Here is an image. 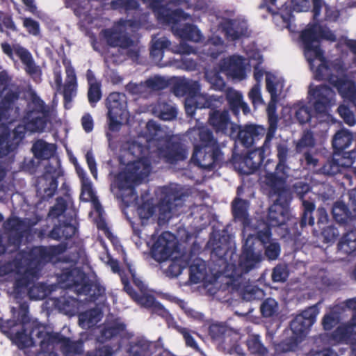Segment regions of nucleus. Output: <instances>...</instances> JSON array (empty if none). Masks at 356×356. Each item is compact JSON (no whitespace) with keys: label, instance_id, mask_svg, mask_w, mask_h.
Segmentation results:
<instances>
[{"label":"nucleus","instance_id":"nucleus-56","mask_svg":"<svg viewBox=\"0 0 356 356\" xmlns=\"http://www.w3.org/2000/svg\"><path fill=\"white\" fill-rule=\"evenodd\" d=\"M277 310L278 304L275 300L271 298L265 299L260 306L261 314L265 318L273 316Z\"/></svg>","mask_w":356,"mask_h":356},{"label":"nucleus","instance_id":"nucleus-39","mask_svg":"<svg viewBox=\"0 0 356 356\" xmlns=\"http://www.w3.org/2000/svg\"><path fill=\"white\" fill-rule=\"evenodd\" d=\"M267 113L268 117L269 127L266 133V137L264 145L260 147L264 152L269 149L270 143L274 138L277 130V116L276 115V108H273V104L267 107Z\"/></svg>","mask_w":356,"mask_h":356},{"label":"nucleus","instance_id":"nucleus-21","mask_svg":"<svg viewBox=\"0 0 356 356\" xmlns=\"http://www.w3.org/2000/svg\"><path fill=\"white\" fill-rule=\"evenodd\" d=\"M266 132V129L258 124H249L243 127L237 125V131L233 138H238L244 146L249 147L260 140Z\"/></svg>","mask_w":356,"mask_h":356},{"label":"nucleus","instance_id":"nucleus-16","mask_svg":"<svg viewBox=\"0 0 356 356\" xmlns=\"http://www.w3.org/2000/svg\"><path fill=\"white\" fill-rule=\"evenodd\" d=\"M318 312L317 306L314 305L302 311L291 321L290 327L294 337L302 338L307 334L315 323Z\"/></svg>","mask_w":356,"mask_h":356},{"label":"nucleus","instance_id":"nucleus-62","mask_svg":"<svg viewBox=\"0 0 356 356\" xmlns=\"http://www.w3.org/2000/svg\"><path fill=\"white\" fill-rule=\"evenodd\" d=\"M280 254V246L276 242H270L265 245V254L268 260H275Z\"/></svg>","mask_w":356,"mask_h":356},{"label":"nucleus","instance_id":"nucleus-12","mask_svg":"<svg viewBox=\"0 0 356 356\" xmlns=\"http://www.w3.org/2000/svg\"><path fill=\"white\" fill-rule=\"evenodd\" d=\"M138 26L137 22L130 20L120 21L111 30L105 31L107 42L113 47H119L122 49L130 48L129 53L136 54L134 42L127 38V35L135 31Z\"/></svg>","mask_w":356,"mask_h":356},{"label":"nucleus","instance_id":"nucleus-14","mask_svg":"<svg viewBox=\"0 0 356 356\" xmlns=\"http://www.w3.org/2000/svg\"><path fill=\"white\" fill-rule=\"evenodd\" d=\"M200 295L205 296L210 300H217L221 302H230L232 296L236 294L243 301L254 302L262 300L265 296V291H197Z\"/></svg>","mask_w":356,"mask_h":356},{"label":"nucleus","instance_id":"nucleus-60","mask_svg":"<svg viewBox=\"0 0 356 356\" xmlns=\"http://www.w3.org/2000/svg\"><path fill=\"white\" fill-rule=\"evenodd\" d=\"M172 301L176 302L184 310L188 317L195 320H202L203 318V314L202 313L188 307L187 306V303L184 300H180L177 298H173Z\"/></svg>","mask_w":356,"mask_h":356},{"label":"nucleus","instance_id":"nucleus-2","mask_svg":"<svg viewBox=\"0 0 356 356\" xmlns=\"http://www.w3.org/2000/svg\"><path fill=\"white\" fill-rule=\"evenodd\" d=\"M335 35L330 30L320 25L309 24L300 34L303 51L314 77L317 80H327L338 90L341 97L352 102L356 107V85L354 81L345 78L338 79L337 74L343 72L344 67L337 62L330 63L321 49L320 39L335 40Z\"/></svg>","mask_w":356,"mask_h":356},{"label":"nucleus","instance_id":"nucleus-32","mask_svg":"<svg viewBox=\"0 0 356 356\" xmlns=\"http://www.w3.org/2000/svg\"><path fill=\"white\" fill-rule=\"evenodd\" d=\"M356 335L355 325L348 322L338 326L330 334V339L335 343H348Z\"/></svg>","mask_w":356,"mask_h":356},{"label":"nucleus","instance_id":"nucleus-5","mask_svg":"<svg viewBox=\"0 0 356 356\" xmlns=\"http://www.w3.org/2000/svg\"><path fill=\"white\" fill-rule=\"evenodd\" d=\"M47 259L45 250L35 247L29 252L19 253L13 263L1 265L0 276L13 277L17 288L26 287L37 277L40 267Z\"/></svg>","mask_w":356,"mask_h":356},{"label":"nucleus","instance_id":"nucleus-25","mask_svg":"<svg viewBox=\"0 0 356 356\" xmlns=\"http://www.w3.org/2000/svg\"><path fill=\"white\" fill-rule=\"evenodd\" d=\"M76 171L81 181V193L80 198L83 201L91 202L93 208L95 209L99 217H101L103 213V209L95 196L91 181L88 177H86V174L83 170L76 168Z\"/></svg>","mask_w":356,"mask_h":356},{"label":"nucleus","instance_id":"nucleus-45","mask_svg":"<svg viewBox=\"0 0 356 356\" xmlns=\"http://www.w3.org/2000/svg\"><path fill=\"white\" fill-rule=\"evenodd\" d=\"M205 275V262L200 259H195L194 263L190 266L189 282L193 284H197L204 279Z\"/></svg>","mask_w":356,"mask_h":356},{"label":"nucleus","instance_id":"nucleus-22","mask_svg":"<svg viewBox=\"0 0 356 356\" xmlns=\"http://www.w3.org/2000/svg\"><path fill=\"white\" fill-rule=\"evenodd\" d=\"M63 172L60 163L57 159H54L53 163L46 166L45 172L39 184L44 186L43 190L47 196H51L57 188V179L62 176Z\"/></svg>","mask_w":356,"mask_h":356},{"label":"nucleus","instance_id":"nucleus-64","mask_svg":"<svg viewBox=\"0 0 356 356\" xmlns=\"http://www.w3.org/2000/svg\"><path fill=\"white\" fill-rule=\"evenodd\" d=\"M83 356H113V350L109 346H103L92 350L88 351Z\"/></svg>","mask_w":356,"mask_h":356},{"label":"nucleus","instance_id":"nucleus-27","mask_svg":"<svg viewBox=\"0 0 356 356\" xmlns=\"http://www.w3.org/2000/svg\"><path fill=\"white\" fill-rule=\"evenodd\" d=\"M213 96L207 97L206 94L200 92L193 93L187 97L185 100V109L188 115H193L196 108H202L215 106L213 101Z\"/></svg>","mask_w":356,"mask_h":356},{"label":"nucleus","instance_id":"nucleus-40","mask_svg":"<svg viewBox=\"0 0 356 356\" xmlns=\"http://www.w3.org/2000/svg\"><path fill=\"white\" fill-rule=\"evenodd\" d=\"M83 279V273L77 269H73L60 276L59 283L63 284L60 286V288L62 289H69L74 286H79L82 282Z\"/></svg>","mask_w":356,"mask_h":356},{"label":"nucleus","instance_id":"nucleus-7","mask_svg":"<svg viewBox=\"0 0 356 356\" xmlns=\"http://www.w3.org/2000/svg\"><path fill=\"white\" fill-rule=\"evenodd\" d=\"M218 28L213 26L211 29L212 36L205 45L204 51L211 57L216 58L224 50L223 41L220 33H223L228 39L234 40L248 34V26L245 21L229 20L216 17Z\"/></svg>","mask_w":356,"mask_h":356},{"label":"nucleus","instance_id":"nucleus-42","mask_svg":"<svg viewBox=\"0 0 356 356\" xmlns=\"http://www.w3.org/2000/svg\"><path fill=\"white\" fill-rule=\"evenodd\" d=\"M37 330H40L33 328L30 334H28L26 333V327H22L20 331H17L15 334L12 336L11 339L21 350L25 349L26 348H29L31 346H35V342L31 336L34 334L35 332L36 334Z\"/></svg>","mask_w":356,"mask_h":356},{"label":"nucleus","instance_id":"nucleus-23","mask_svg":"<svg viewBox=\"0 0 356 356\" xmlns=\"http://www.w3.org/2000/svg\"><path fill=\"white\" fill-rule=\"evenodd\" d=\"M220 70L235 79L243 80L247 76L245 60L239 56H232L224 59Z\"/></svg>","mask_w":356,"mask_h":356},{"label":"nucleus","instance_id":"nucleus-41","mask_svg":"<svg viewBox=\"0 0 356 356\" xmlns=\"http://www.w3.org/2000/svg\"><path fill=\"white\" fill-rule=\"evenodd\" d=\"M356 252V229H353L341 238L338 244V252L343 254H351Z\"/></svg>","mask_w":356,"mask_h":356},{"label":"nucleus","instance_id":"nucleus-36","mask_svg":"<svg viewBox=\"0 0 356 356\" xmlns=\"http://www.w3.org/2000/svg\"><path fill=\"white\" fill-rule=\"evenodd\" d=\"M199 90H200V85L197 81L184 78L177 80L174 86V93L178 97L185 95L190 97Z\"/></svg>","mask_w":356,"mask_h":356},{"label":"nucleus","instance_id":"nucleus-59","mask_svg":"<svg viewBox=\"0 0 356 356\" xmlns=\"http://www.w3.org/2000/svg\"><path fill=\"white\" fill-rule=\"evenodd\" d=\"M205 76L212 88L216 90H222L224 88V80L219 76L218 72L214 71H207Z\"/></svg>","mask_w":356,"mask_h":356},{"label":"nucleus","instance_id":"nucleus-48","mask_svg":"<svg viewBox=\"0 0 356 356\" xmlns=\"http://www.w3.org/2000/svg\"><path fill=\"white\" fill-rule=\"evenodd\" d=\"M294 113L296 118L300 124H304L311 118V112L308 107L302 105L297 104L293 107H284L283 109V115H285L286 113Z\"/></svg>","mask_w":356,"mask_h":356},{"label":"nucleus","instance_id":"nucleus-50","mask_svg":"<svg viewBox=\"0 0 356 356\" xmlns=\"http://www.w3.org/2000/svg\"><path fill=\"white\" fill-rule=\"evenodd\" d=\"M298 339L291 337L275 344L273 356H282L283 353L295 351L298 348Z\"/></svg>","mask_w":356,"mask_h":356},{"label":"nucleus","instance_id":"nucleus-4","mask_svg":"<svg viewBox=\"0 0 356 356\" xmlns=\"http://www.w3.org/2000/svg\"><path fill=\"white\" fill-rule=\"evenodd\" d=\"M270 232L269 227L258 232V238L250 234L245 240L243 252L238 258L237 265L228 264L224 271L225 277L229 280L226 282L228 286L236 287L235 283L243 274L259 267L263 259L261 249L259 248L260 242L266 244L269 241Z\"/></svg>","mask_w":356,"mask_h":356},{"label":"nucleus","instance_id":"nucleus-11","mask_svg":"<svg viewBox=\"0 0 356 356\" xmlns=\"http://www.w3.org/2000/svg\"><path fill=\"white\" fill-rule=\"evenodd\" d=\"M108 127L111 131H118L129 118L126 96L120 92H112L107 98Z\"/></svg>","mask_w":356,"mask_h":356},{"label":"nucleus","instance_id":"nucleus-55","mask_svg":"<svg viewBox=\"0 0 356 356\" xmlns=\"http://www.w3.org/2000/svg\"><path fill=\"white\" fill-rule=\"evenodd\" d=\"M248 56L250 64L254 68V77L257 82H260L264 74L263 69L259 65L262 62V57L259 52L256 51L248 52Z\"/></svg>","mask_w":356,"mask_h":356},{"label":"nucleus","instance_id":"nucleus-61","mask_svg":"<svg viewBox=\"0 0 356 356\" xmlns=\"http://www.w3.org/2000/svg\"><path fill=\"white\" fill-rule=\"evenodd\" d=\"M145 83L148 92L152 90H161L167 86L166 81L163 78L159 76L149 79L145 81Z\"/></svg>","mask_w":356,"mask_h":356},{"label":"nucleus","instance_id":"nucleus-1","mask_svg":"<svg viewBox=\"0 0 356 356\" xmlns=\"http://www.w3.org/2000/svg\"><path fill=\"white\" fill-rule=\"evenodd\" d=\"M147 128L151 133V138L145 140L139 137L136 141L127 143L120 154V164L124 168L116 177L115 184L122 202L127 207L136 205L137 196L134 187L151 172V163L147 156L154 162L162 159L169 163L184 160L188 156V151L180 143L174 138L168 140L163 137V131L154 122H149Z\"/></svg>","mask_w":356,"mask_h":356},{"label":"nucleus","instance_id":"nucleus-3","mask_svg":"<svg viewBox=\"0 0 356 356\" xmlns=\"http://www.w3.org/2000/svg\"><path fill=\"white\" fill-rule=\"evenodd\" d=\"M18 97L16 92L6 93V97L0 104V122L3 127V133L0 134V156L7 155L13 151L24 136L25 131L40 132L46 125V113L43 102L32 90H29L27 113L24 118L25 125H18L12 133L8 131L6 121L8 120L10 113L13 112L12 105Z\"/></svg>","mask_w":356,"mask_h":356},{"label":"nucleus","instance_id":"nucleus-9","mask_svg":"<svg viewBox=\"0 0 356 356\" xmlns=\"http://www.w3.org/2000/svg\"><path fill=\"white\" fill-rule=\"evenodd\" d=\"M308 96L316 113L324 116V120H332V117L329 112L337 102L334 91L326 85L311 84L309 87Z\"/></svg>","mask_w":356,"mask_h":356},{"label":"nucleus","instance_id":"nucleus-52","mask_svg":"<svg viewBox=\"0 0 356 356\" xmlns=\"http://www.w3.org/2000/svg\"><path fill=\"white\" fill-rule=\"evenodd\" d=\"M170 45V41L164 37L152 39V45L151 49V56L154 61L158 63L163 57V49Z\"/></svg>","mask_w":356,"mask_h":356},{"label":"nucleus","instance_id":"nucleus-63","mask_svg":"<svg viewBox=\"0 0 356 356\" xmlns=\"http://www.w3.org/2000/svg\"><path fill=\"white\" fill-rule=\"evenodd\" d=\"M338 113L343 119L344 122L348 125L353 126L355 124L356 120L354 114L346 106H339L338 108Z\"/></svg>","mask_w":356,"mask_h":356},{"label":"nucleus","instance_id":"nucleus-15","mask_svg":"<svg viewBox=\"0 0 356 356\" xmlns=\"http://www.w3.org/2000/svg\"><path fill=\"white\" fill-rule=\"evenodd\" d=\"M177 241L175 235L165 232L156 239L152 249V257L158 261H164L176 253Z\"/></svg>","mask_w":356,"mask_h":356},{"label":"nucleus","instance_id":"nucleus-35","mask_svg":"<svg viewBox=\"0 0 356 356\" xmlns=\"http://www.w3.org/2000/svg\"><path fill=\"white\" fill-rule=\"evenodd\" d=\"M152 343L144 338H137L129 342L127 353L129 356H149Z\"/></svg>","mask_w":356,"mask_h":356},{"label":"nucleus","instance_id":"nucleus-30","mask_svg":"<svg viewBox=\"0 0 356 356\" xmlns=\"http://www.w3.org/2000/svg\"><path fill=\"white\" fill-rule=\"evenodd\" d=\"M288 218L286 207L278 202V200L269 208L268 224L272 227L280 226L285 223Z\"/></svg>","mask_w":356,"mask_h":356},{"label":"nucleus","instance_id":"nucleus-29","mask_svg":"<svg viewBox=\"0 0 356 356\" xmlns=\"http://www.w3.org/2000/svg\"><path fill=\"white\" fill-rule=\"evenodd\" d=\"M63 64L65 67L66 79L63 86V94L65 101L70 102L76 93V76L69 60H64Z\"/></svg>","mask_w":356,"mask_h":356},{"label":"nucleus","instance_id":"nucleus-47","mask_svg":"<svg viewBox=\"0 0 356 356\" xmlns=\"http://www.w3.org/2000/svg\"><path fill=\"white\" fill-rule=\"evenodd\" d=\"M154 113L163 120H172L176 117V109L172 104L165 102H160L154 109Z\"/></svg>","mask_w":356,"mask_h":356},{"label":"nucleus","instance_id":"nucleus-20","mask_svg":"<svg viewBox=\"0 0 356 356\" xmlns=\"http://www.w3.org/2000/svg\"><path fill=\"white\" fill-rule=\"evenodd\" d=\"M35 334L38 338L42 339L40 342V351L35 356H58L57 353L49 350L50 347L59 345L60 348L67 338L60 332H47L43 330H37Z\"/></svg>","mask_w":356,"mask_h":356},{"label":"nucleus","instance_id":"nucleus-6","mask_svg":"<svg viewBox=\"0 0 356 356\" xmlns=\"http://www.w3.org/2000/svg\"><path fill=\"white\" fill-rule=\"evenodd\" d=\"M188 134L195 140L196 136L199 137L200 143L195 144L193 159L202 168H213L220 159L221 152L212 133L198 122L195 127L189 130Z\"/></svg>","mask_w":356,"mask_h":356},{"label":"nucleus","instance_id":"nucleus-49","mask_svg":"<svg viewBox=\"0 0 356 356\" xmlns=\"http://www.w3.org/2000/svg\"><path fill=\"white\" fill-rule=\"evenodd\" d=\"M248 207V202L241 199H236L232 206L234 217L243 222L245 227V229L249 224L247 212Z\"/></svg>","mask_w":356,"mask_h":356},{"label":"nucleus","instance_id":"nucleus-10","mask_svg":"<svg viewBox=\"0 0 356 356\" xmlns=\"http://www.w3.org/2000/svg\"><path fill=\"white\" fill-rule=\"evenodd\" d=\"M288 154V148L286 145L280 144L277 146V156L279 163L277 165L274 173H268L265 177V183L269 186L275 194L282 195L285 191V181L289 176V168L285 165Z\"/></svg>","mask_w":356,"mask_h":356},{"label":"nucleus","instance_id":"nucleus-33","mask_svg":"<svg viewBox=\"0 0 356 356\" xmlns=\"http://www.w3.org/2000/svg\"><path fill=\"white\" fill-rule=\"evenodd\" d=\"M225 93L229 104L235 114H238L241 109L244 114L249 113L250 108L243 101V95L240 92L229 88L226 90Z\"/></svg>","mask_w":356,"mask_h":356},{"label":"nucleus","instance_id":"nucleus-44","mask_svg":"<svg viewBox=\"0 0 356 356\" xmlns=\"http://www.w3.org/2000/svg\"><path fill=\"white\" fill-rule=\"evenodd\" d=\"M32 149L37 158L48 159L54 154L56 146L52 143H48L40 140L35 143Z\"/></svg>","mask_w":356,"mask_h":356},{"label":"nucleus","instance_id":"nucleus-34","mask_svg":"<svg viewBox=\"0 0 356 356\" xmlns=\"http://www.w3.org/2000/svg\"><path fill=\"white\" fill-rule=\"evenodd\" d=\"M103 312L99 307H94L79 314V324L83 328H91L102 318Z\"/></svg>","mask_w":356,"mask_h":356},{"label":"nucleus","instance_id":"nucleus-58","mask_svg":"<svg viewBox=\"0 0 356 356\" xmlns=\"http://www.w3.org/2000/svg\"><path fill=\"white\" fill-rule=\"evenodd\" d=\"M334 219L340 222H346L349 218V213L346 206L342 202H337L332 209Z\"/></svg>","mask_w":356,"mask_h":356},{"label":"nucleus","instance_id":"nucleus-57","mask_svg":"<svg viewBox=\"0 0 356 356\" xmlns=\"http://www.w3.org/2000/svg\"><path fill=\"white\" fill-rule=\"evenodd\" d=\"M227 332V327L222 324L213 323L209 327V335L215 341H222Z\"/></svg>","mask_w":356,"mask_h":356},{"label":"nucleus","instance_id":"nucleus-31","mask_svg":"<svg viewBox=\"0 0 356 356\" xmlns=\"http://www.w3.org/2000/svg\"><path fill=\"white\" fill-rule=\"evenodd\" d=\"M29 228V224L16 217L10 218L5 223V229L10 232V234H13L15 235L13 239H10V243H13L15 248L19 245L22 234Z\"/></svg>","mask_w":356,"mask_h":356},{"label":"nucleus","instance_id":"nucleus-54","mask_svg":"<svg viewBox=\"0 0 356 356\" xmlns=\"http://www.w3.org/2000/svg\"><path fill=\"white\" fill-rule=\"evenodd\" d=\"M125 330V325L121 323L105 325L101 330L100 337L107 341L120 334Z\"/></svg>","mask_w":356,"mask_h":356},{"label":"nucleus","instance_id":"nucleus-13","mask_svg":"<svg viewBox=\"0 0 356 356\" xmlns=\"http://www.w3.org/2000/svg\"><path fill=\"white\" fill-rule=\"evenodd\" d=\"M161 202L158 206L160 218L165 219L170 217L177 207L182 204L183 194L181 193V186L172 184L159 189Z\"/></svg>","mask_w":356,"mask_h":356},{"label":"nucleus","instance_id":"nucleus-28","mask_svg":"<svg viewBox=\"0 0 356 356\" xmlns=\"http://www.w3.org/2000/svg\"><path fill=\"white\" fill-rule=\"evenodd\" d=\"M266 89L271 97V99L268 106H270L273 104V108H276L277 98L284 88V80L281 76H277L271 72H267L266 74Z\"/></svg>","mask_w":356,"mask_h":356},{"label":"nucleus","instance_id":"nucleus-38","mask_svg":"<svg viewBox=\"0 0 356 356\" xmlns=\"http://www.w3.org/2000/svg\"><path fill=\"white\" fill-rule=\"evenodd\" d=\"M13 51L24 63L25 70L29 74L36 76L40 75L39 68L35 65L31 54L26 49L19 46H15Z\"/></svg>","mask_w":356,"mask_h":356},{"label":"nucleus","instance_id":"nucleus-43","mask_svg":"<svg viewBox=\"0 0 356 356\" xmlns=\"http://www.w3.org/2000/svg\"><path fill=\"white\" fill-rule=\"evenodd\" d=\"M324 12V19L335 21L339 17V12L334 8L325 4L322 0H314V17L318 18L321 12Z\"/></svg>","mask_w":356,"mask_h":356},{"label":"nucleus","instance_id":"nucleus-46","mask_svg":"<svg viewBox=\"0 0 356 356\" xmlns=\"http://www.w3.org/2000/svg\"><path fill=\"white\" fill-rule=\"evenodd\" d=\"M353 141V135L347 129H342L338 131L333 138V147L338 151H341L350 146Z\"/></svg>","mask_w":356,"mask_h":356},{"label":"nucleus","instance_id":"nucleus-24","mask_svg":"<svg viewBox=\"0 0 356 356\" xmlns=\"http://www.w3.org/2000/svg\"><path fill=\"white\" fill-rule=\"evenodd\" d=\"M209 122L217 132H222L232 138L236 135L237 124L229 120L227 111H214L210 115Z\"/></svg>","mask_w":356,"mask_h":356},{"label":"nucleus","instance_id":"nucleus-19","mask_svg":"<svg viewBox=\"0 0 356 356\" xmlns=\"http://www.w3.org/2000/svg\"><path fill=\"white\" fill-rule=\"evenodd\" d=\"M265 152L260 148L250 152L248 154L234 157V168L242 174H250L258 168L264 158Z\"/></svg>","mask_w":356,"mask_h":356},{"label":"nucleus","instance_id":"nucleus-37","mask_svg":"<svg viewBox=\"0 0 356 356\" xmlns=\"http://www.w3.org/2000/svg\"><path fill=\"white\" fill-rule=\"evenodd\" d=\"M248 350L253 356H266L268 353V348L261 341V337L258 334H249L246 341Z\"/></svg>","mask_w":356,"mask_h":356},{"label":"nucleus","instance_id":"nucleus-51","mask_svg":"<svg viewBox=\"0 0 356 356\" xmlns=\"http://www.w3.org/2000/svg\"><path fill=\"white\" fill-rule=\"evenodd\" d=\"M87 79L89 85L88 100L90 104H95L101 98L100 85L90 70L87 72Z\"/></svg>","mask_w":356,"mask_h":356},{"label":"nucleus","instance_id":"nucleus-26","mask_svg":"<svg viewBox=\"0 0 356 356\" xmlns=\"http://www.w3.org/2000/svg\"><path fill=\"white\" fill-rule=\"evenodd\" d=\"M295 193L302 200V205L304 207V213L301 220L302 226L307 224L313 225L314 224V219L312 216V211L314 210V204L304 200L305 194L309 192V186L302 181L297 182L294 185Z\"/></svg>","mask_w":356,"mask_h":356},{"label":"nucleus","instance_id":"nucleus-8","mask_svg":"<svg viewBox=\"0 0 356 356\" xmlns=\"http://www.w3.org/2000/svg\"><path fill=\"white\" fill-rule=\"evenodd\" d=\"M54 291H7L8 295L14 298L16 303L19 305V312L17 320L2 321L0 318V330L5 334L11 332L12 328L17 323L22 325V327H25L26 325L29 323V305L24 299L28 297L31 300H43L51 295Z\"/></svg>","mask_w":356,"mask_h":356},{"label":"nucleus","instance_id":"nucleus-53","mask_svg":"<svg viewBox=\"0 0 356 356\" xmlns=\"http://www.w3.org/2000/svg\"><path fill=\"white\" fill-rule=\"evenodd\" d=\"M60 350L66 355H80L83 352V342L81 340L72 341L67 337Z\"/></svg>","mask_w":356,"mask_h":356},{"label":"nucleus","instance_id":"nucleus-17","mask_svg":"<svg viewBox=\"0 0 356 356\" xmlns=\"http://www.w3.org/2000/svg\"><path fill=\"white\" fill-rule=\"evenodd\" d=\"M173 16L176 22L172 26V30L175 35L185 40L193 42H199L202 38L200 31L191 24H180L182 19L185 20L189 17V15L183 13L180 10H176L173 12Z\"/></svg>","mask_w":356,"mask_h":356},{"label":"nucleus","instance_id":"nucleus-18","mask_svg":"<svg viewBox=\"0 0 356 356\" xmlns=\"http://www.w3.org/2000/svg\"><path fill=\"white\" fill-rule=\"evenodd\" d=\"M131 299L142 307L151 309L152 313L163 317H172L169 312L159 302L156 300L155 297L147 293V291H125Z\"/></svg>","mask_w":356,"mask_h":356}]
</instances>
